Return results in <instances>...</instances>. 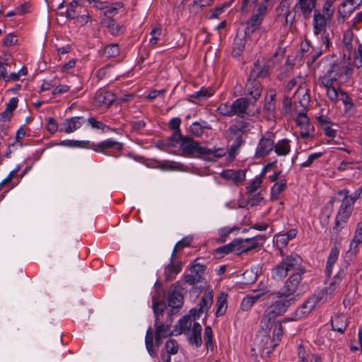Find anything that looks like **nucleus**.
<instances>
[{
	"instance_id": "bb28decb",
	"label": "nucleus",
	"mask_w": 362,
	"mask_h": 362,
	"mask_svg": "<svg viewBox=\"0 0 362 362\" xmlns=\"http://www.w3.org/2000/svg\"><path fill=\"white\" fill-rule=\"evenodd\" d=\"M291 141L287 138H284L275 142V148L274 151L278 156H286L291 151Z\"/></svg>"
},
{
	"instance_id": "f704fd0d",
	"label": "nucleus",
	"mask_w": 362,
	"mask_h": 362,
	"mask_svg": "<svg viewBox=\"0 0 362 362\" xmlns=\"http://www.w3.org/2000/svg\"><path fill=\"white\" fill-rule=\"evenodd\" d=\"M68 119L60 124H58L54 118L49 117L47 120V129L51 134H54L58 129L60 132L68 133Z\"/></svg>"
},
{
	"instance_id": "0e129e2a",
	"label": "nucleus",
	"mask_w": 362,
	"mask_h": 362,
	"mask_svg": "<svg viewBox=\"0 0 362 362\" xmlns=\"http://www.w3.org/2000/svg\"><path fill=\"white\" fill-rule=\"evenodd\" d=\"M192 240L193 238L191 236L184 237L176 243L175 247L177 248L179 251H180L185 247H189L191 245Z\"/></svg>"
},
{
	"instance_id": "de8ad7c7",
	"label": "nucleus",
	"mask_w": 362,
	"mask_h": 362,
	"mask_svg": "<svg viewBox=\"0 0 362 362\" xmlns=\"http://www.w3.org/2000/svg\"><path fill=\"white\" fill-rule=\"evenodd\" d=\"M362 243V221L357 224L354 237L350 243V249L356 250Z\"/></svg>"
},
{
	"instance_id": "b1692460",
	"label": "nucleus",
	"mask_w": 362,
	"mask_h": 362,
	"mask_svg": "<svg viewBox=\"0 0 362 362\" xmlns=\"http://www.w3.org/2000/svg\"><path fill=\"white\" fill-rule=\"evenodd\" d=\"M245 88L247 94L254 100V102H256L259 98L262 87L258 80L249 76Z\"/></svg>"
},
{
	"instance_id": "69168bd1",
	"label": "nucleus",
	"mask_w": 362,
	"mask_h": 362,
	"mask_svg": "<svg viewBox=\"0 0 362 362\" xmlns=\"http://www.w3.org/2000/svg\"><path fill=\"white\" fill-rule=\"evenodd\" d=\"M90 146L89 141L69 140V147L90 148Z\"/></svg>"
},
{
	"instance_id": "f8f14e48",
	"label": "nucleus",
	"mask_w": 362,
	"mask_h": 362,
	"mask_svg": "<svg viewBox=\"0 0 362 362\" xmlns=\"http://www.w3.org/2000/svg\"><path fill=\"white\" fill-rule=\"evenodd\" d=\"M276 20L285 27H291L295 21V14L289 10L288 5L281 2L276 8Z\"/></svg>"
},
{
	"instance_id": "39448f33",
	"label": "nucleus",
	"mask_w": 362,
	"mask_h": 362,
	"mask_svg": "<svg viewBox=\"0 0 362 362\" xmlns=\"http://www.w3.org/2000/svg\"><path fill=\"white\" fill-rule=\"evenodd\" d=\"M276 134L267 131L259 137L255 151L254 157L257 159L264 158L268 156L275 148Z\"/></svg>"
},
{
	"instance_id": "a878e982",
	"label": "nucleus",
	"mask_w": 362,
	"mask_h": 362,
	"mask_svg": "<svg viewBox=\"0 0 362 362\" xmlns=\"http://www.w3.org/2000/svg\"><path fill=\"white\" fill-rule=\"evenodd\" d=\"M354 206L351 201L349 202L343 197L336 219L341 220L342 223H346L353 211Z\"/></svg>"
},
{
	"instance_id": "a19ab883",
	"label": "nucleus",
	"mask_w": 362,
	"mask_h": 362,
	"mask_svg": "<svg viewBox=\"0 0 362 362\" xmlns=\"http://www.w3.org/2000/svg\"><path fill=\"white\" fill-rule=\"evenodd\" d=\"M276 238V245L278 247L279 255L283 257L282 259L289 256L290 255H286L284 250V247H286L289 240V238H287L284 233L278 234L275 236Z\"/></svg>"
},
{
	"instance_id": "6ab92c4d",
	"label": "nucleus",
	"mask_w": 362,
	"mask_h": 362,
	"mask_svg": "<svg viewBox=\"0 0 362 362\" xmlns=\"http://www.w3.org/2000/svg\"><path fill=\"white\" fill-rule=\"evenodd\" d=\"M221 176L235 185H238L245 179V173L242 170H223L221 173Z\"/></svg>"
},
{
	"instance_id": "9b49d317",
	"label": "nucleus",
	"mask_w": 362,
	"mask_h": 362,
	"mask_svg": "<svg viewBox=\"0 0 362 362\" xmlns=\"http://www.w3.org/2000/svg\"><path fill=\"white\" fill-rule=\"evenodd\" d=\"M69 19H76V22L79 25H86L90 19L88 12L82 6H78L76 1L69 3Z\"/></svg>"
},
{
	"instance_id": "1a4fd4ad",
	"label": "nucleus",
	"mask_w": 362,
	"mask_h": 362,
	"mask_svg": "<svg viewBox=\"0 0 362 362\" xmlns=\"http://www.w3.org/2000/svg\"><path fill=\"white\" fill-rule=\"evenodd\" d=\"M283 327L281 321H278L274 324V330H273V336L272 341H271L269 335L264 334L262 337L261 343L259 346L262 350L268 349L270 346L267 345L269 342L273 343L272 346V349L267 351V354L271 353L274 348L279 344V342L281 340L283 337Z\"/></svg>"
},
{
	"instance_id": "393cba45",
	"label": "nucleus",
	"mask_w": 362,
	"mask_h": 362,
	"mask_svg": "<svg viewBox=\"0 0 362 362\" xmlns=\"http://www.w3.org/2000/svg\"><path fill=\"white\" fill-rule=\"evenodd\" d=\"M202 330L201 325L199 322H194L189 332L187 333L188 334L189 343L192 345H194L197 348L200 347L202 344L201 337Z\"/></svg>"
},
{
	"instance_id": "ea45409f",
	"label": "nucleus",
	"mask_w": 362,
	"mask_h": 362,
	"mask_svg": "<svg viewBox=\"0 0 362 362\" xmlns=\"http://www.w3.org/2000/svg\"><path fill=\"white\" fill-rule=\"evenodd\" d=\"M153 310L155 319L160 318L163 315L166 305L164 301L158 300V297L153 296L152 297Z\"/></svg>"
},
{
	"instance_id": "4d7b16f0",
	"label": "nucleus",
	"mask_w": 362,
	"mask_h": 362,
	"mask_svg": "<svg viewBox=\"0 0 362 362\" xmlns=\"http://www.w3.org/2000/svg\"><path fill=\"white\" fill-rule=\"evenodd\" d=\"M320 41L322 45V50L325 52L329 51L330 47L332 46L331 38L328 32H323L320 33Z\"/></svg>"
},
{
	"instance_id": "5fc2aeb1",
	"label": "nucleus",
	"mask_w": 362,
	"mask_h": 362,
	"mask_svg": "<svg viewBox=\"0 0 362 362\" xmlns=\"http://www.w3.org/2000/svg\"><path fill=\"white\" fill-rule=\"evenodd\" d=\"M217 112L224 117H233L232 105L229 103H222L217 107Z\"/></svg>"
},
{
	"instance_id": "864d4df0",
	"label": "nucleus",
	"mask_w": 362,
	"mask_h": 362,
	"mask_svg": "<svg viewBox=\"0 0 362 362\" xmlns=\"http://www.w3.org/2000/svg\"><path fill=\"white\" fill-rule=\"evenodd\" d=\"M165 349L166 351L167 354H176L179 349L178 343L175 339H170L165 344Z\"/></svg>"
},
{
	"instance_id": "423d86ee",
	"label": "nucleus",
	"mask_w": 362,
	"mask_h": 362,
	"mask_svg": "<svg viewBox=\"0 0 362 362\" xmlns=\"http://www.w3.org/2000/svg\"><path fill=\"white\" fill-rule=\"evenodd\" d=\"M267 5H265L264 3L259 5L251 18L246 23V27L245 28V35L246 36H250L259 28L267 14Z\"/></svg>"
},
{
	"instance_id": "72a5a7b5",
	"label": "nucleus",
	"mask_w": 362,
	"mask_h": 362,
	"mask_svg": "<svg viewBox=\"0 0 362 362\" xmlns=\"http://www.w3.org/2000/svg\"><path fill=\"white\" fill-rule=\"evenodd\" d=\"M12 62L11 55L8 53L0 56V77L3 79H6V77H7L8 74L7 67L10 66Z\"/></svg>"
},
{
	"instance_id": "8fccbe9b",
	"label": "nucleus",
	"mask_w": 362,
	"mask_h": 362,
	"mask_svg": "<svg viewBox=\"0 0 362 362\" xmlns=\"http://www.w3.org/2000/svg\"><path fill=\"white\" fill-rule=\"evenodd\" d=\"M86 122L83 117L73 116L69 118V132H73L78 129Z\"/></svg>"
},
{
	"instance_id": "79ce46f5",
	"label": "nucleus",
	"mask_w": 362,
	"mask_h": 362,
	"mask_svg": "<svg viewBox=\"0 0 362 362\" xmlns=\"http://www.w3.org/2000/svg\"><path fill=\"white\" fill-rule=\"evenodd\" d=\"M337 0H324V4L322 9V15H325L328 21H332L334 13V4Z\"/></svg>"
},
{
	"instance_id": "13d9d810",
	"label": "nucleus",
	"mask_w": 362,
	"mask_h": 362,
	"mask_svg": "<svg viewBox=\"0 0 362 362\" xmlns=\"http://www.w3.org/2000/svg\"><path fill=\"white\" fill-rule=\"evenodd\" d=\"M262 182V178L260 177H256L246 187L247 193L249 195L254 194L260 187Z\"/></svg>"
},
{
	"instance_id": "680f3d73",
	"label": "nucleus",
	"mask_w": 362,
	"mask_h": 362,
	"mask_svg": "<svg viewBox=\"0 0 362 362\" xmlns=\"http://www.w3.org/2000/svg\"><path fill=\"white\" fill-rule=\"evenodd\" d=\"M305 79L302 76H297L296 78H293L291 81H289L286 84V89L290 91L295 86H303L305 85Z\"/></svg>"
},
{
	"instance_id": "052dcab7",
	"label": "nucleus",
	"mask_w": 362,
	"mask_h": 362,
	"mask_svg": "<svg viewBox=\"0 0 362 362\" xmlns=\"http://www.w3.org/2000/svg\"><path fill=\"white\" fill-rule=\"evenodd\" d=\"M297 355V362H309L310 352L306 351L302 344L298 346Z\"/></svg>"
},
{
	"instance_id": "5701e85b",
	"label": "nucleus",
	"mask_w": 362,
	"mask_h": 362,
	"mask_svg": "<svg viewBox=\"0 0 362 362\" xmlns=\"http://www.w3.org/2000/svg\"><path fill=\"white\" fill-rule=\"evenodd\" d=\"M320 299L315 296L309 297L299 308L296 310V317L302 318L310 313L318 303Z\"/></svg>"
},
{
	"instance_id": "4468645a",
	"label": "nucleus",
	"mask_w": 362,
	"mask_h": 362,
	"mask_svg": "<svg viewBox=\"0 0 362 362\" xmlns=\"http://www.w3.org/2000/svg\"><path fill=\"white\" fill-rule=\"evenodd\" d=\"M213 303L212 292H206L202 296L197 308H194L190 310V313L196 320L199 318L203 313H206Z\"/></svg>"
},
{
	"instance_id": "7ed1b4c3",
	"label": "nucleus",
	"mask_w": 362,
	"mask_h": 362,
	"mask_svg": "<svg viewBox=\"0 0 362 362\" xmlns=\"http://www.w3.org/2000/svg\"><path fill=\"white\" fill-rule=\"evenodd\" d=\"M252 125L250 120L235 119L227 130L230 140L233 141L230 154L236 152L245 142L244 136L250 132Z\"/></svg>"
},
{
	"instance_id": "0eeeda50",
	"label": "nucleus",
	"mask_w": 362,
	"mask_h": 362,
	"mask_svg": "<svg viewBox=\"0 0 362 362\" xmlns=\"http://www.w3.org/2000/svg\"><path fill=\"white\" fill-rule=\"evenodd\" d=\"M206 267L204 264L198 262V259L194 260L188 271L183 276L185 283L189 285H194L202 282L204 280L203 274H204Z\"/></svg>"
},
{
	"instance_id": "cd10ccee",
	"label": "nucleus",
	"mask_w": 362,
	"mask_h": 362,
	"mask_svg": "<svg viewBox=\"0 0 362 362\" xmlns=\"http://www.w3.org/2000/svg\"><path fill=\"white\" fill-rule=\"evenodd\" d=\"M339 255V250L337 246L333 247L329 254V256L327 257V263H326V268H325V273L326 275L329 277L331 276L332 273V269L334 264L338 259Z\"/></svg>"
},
{
	"instance_id": "9d476101",
	"label": "nucleus",
	"mask_w": 362,
	"mask_h": 362,
	"mask_svg": "<svg viewBox=\"0 0 362 362\" xmlns=\"http://www.w3.org/2000/svg\"><path fill=\"white\" fill-rule=\"evenodd\" d=\"M296 124L300 127V136L302 139L313 137L315 128L310 123V119L303 112H299L296 119Z\"/></svg>"
},
{
	"instance_id": "a211bd4d",
	"label": "nucleus",
	"mask_w": 362,
	"mask_h": 362,
	"mask_svg": "<svg viewBox=\"0 0 362 362\" xmlns=\"http://www.w3.org/2000/svg\"><path fill=\"white\" fill-rule=\"evenodd\" d=\"M331 21H328L325 15H322L319 11H315L313 15V34L318 36L320 33L327 31V24Z\"/></svg>"
},
{
	"instance_id": "ddd939ff",
	"label": "nucleus",
	"mask_w": 362,
	"mask_h": 362,
	"mask_svg": "<svg viewBox=\"0 0 362 362\" xmlns=\"http://www.w3.org/2000/svg\"><path fill=\"white\" fill-rule=\"evenodd\" d=\"M355 4L354 0H346L339 4L336 16L337 21L339 24L344 23L346 19L351 15L357 7Z\"/></svg>"
},
{
	"instance_id": "2eb2a0df",
	"label": "nucleus",
	"mask_w": 362,
	"mask_h": 362,
	"mask_svg": "<svg viewBox=\"0 0 362 362\" xmlns=\"http://www.w3.org/2000/svg\"><path fill=\"white\" fill-rule=\"evenodd\" d=\"M153 337L155 338L156 345L157 346H159L162 344L163 339L164 337L154 334L152 327H149L146 331V337H145L146 347V349L151 356L156 357L157 351H156V349L154 348Z\"/></svg>"
},
{
	"instance_id": "2f4dec72",
	"label": "nucleus",
	"mask_w": 362,
	"mask_h": 362,
	"mask_svg": "<svg viewBox=\"0 0 362 362\" xmlns=\"http://www.w3.org/2000/svg\"><path fill=\"white\" fill-rule=\"evenodd\" d=\"M182 269L181 262L175 263L170 262L165 268V277L166 281H171Z\"/></svg>"
},
{
	"instance_id": "4c0bfd02",
	"label": "nucleus",
	"mask_w": 362,
	"mask_h": 362,
	"mask_svg": "<svg viewBox=\"0 0 362 362\" xmlns=\"http://www.w3.org/2000/svg\"><path fill=\"white\" fill-rule=\"evenodd\" d=\"M192 326V320L189 316H183L179 320L175 325L176 329L178 330L179 334H185L189 332Z\"/></svg>"
},
{
	"instance_id": "a18cd8bd",
	"label": "nucleus",
	"mask_w": 362,
	"mask_h": 362,
	"mask_svg": "<svg viewBox=\"0 0 362 362\" xmlns=\"http://www.w3.org/2000/svg\"><path fill=\"white\" fill-rule=\"evenodd\" d=\"M231 243L233 246V252L238 255L247 252L251 250V247H252V246L245 247V239H235L231 242Z\"/></svg>"
},
{
	"instance_id": "c9c22d12",
	"label": "nucleus",
	"mask_w": 362,
	"mask_h": 362,
	"mask_svg": "<svg viewBox=\"0 0 362 362\" xmlns=\"http://www.w3.org/2000/svg\"><path fill=\"white\" fill-rule=\"evenodd\" d=\"M246 43V40L245 37H240L237 35L234 40H233V47L232 51V55L234 57H239L242 53L243 51L245 49Z\"/></svg>"
},
{
	"instance_id": "c03bdc74",
	"label": "nucleus",
	"mask_w": 362,
	"mask_h": 362,
	"mask_svg": "<svg viewBox=\"0 0 362 362\" xmlns=\"http://www.w3.org/2000/svg\"><path fill=\"white\" fill-rule=\"evenodd\" d=\"M66 1L64 0L57 7V23L62 25H66L68 23V8L64 11H62L64 8Z\"/></svg>"
},
{
	"instance_id": "4be33fe9",
	"label": "nucleus",
	"mask_w": 362,
	"mask_h": 362,
	"mask_svg": "<svg viewBox=\"0 0 362 362\" xmlns=\"http://www.w3.org/2000/svg\"><path fill=\"white\" fill-rule=\"evenodd\" d=\"M233 115L243 119L245 115H247V110L250 106L248 99L246 98H239L235 99L232 103Z\"/></svg>"
},
{
	"instance_id": "bf43d9fd",
	"label": "nucleus",
	"mask_w": 362,
	"mask_h": 362,
	"mask_svg": "<svg viewBox=\"0 0 362 362\" xmlns=\"http://www.w3.org/2000/svg\"><path fill=\"white\" fill-rule=\"evenodd\" d=\"M104 54L107 57H115L119 55V48L117 44H111L104 49Z\"/></svg>"
},
{
	"instance_id": "6e6d98bb",
	"label": "nucleus",
	"mask_w": 362,
	"mask_h": 362,
	"mask_svg": "<svg viewBox=\"0 0 362 362\" xmlns=\"http://www.w3.org/2000/svg\"><path fill=\"white\" fill-rule=\"evenodd\" d=\"M162 34V28L159 26L154 27L150 32L151 38L149 40V44L151 46H155L160 39Z\"/></svg>"
},
{
	"instance_id": "37998d69",
	"label": "nucleus",
	"mask_w": 362,
	"mask_h": 362,
	"mask_svg": "<svg viewBox=\"0 0 362 362\" xmlns=\"http://www.w3.org/2000/svg\"><path fill=\"white\" fill-rule=\"evenodd\" d=\"M214 94V90L211 87H202L200 90L190 95V98L199 100H206Z\"/></svg>"
},
{
	"instance_id": "603ef678",
	"label": "nucleus",
	"mask_w": 362,
	"mask_h": 362,
	"mask_svg": "<svg viewBox=\"0 0 362 362\" xmlns=\"http://www.w3.org/2000/svg\"><path fill=\"white\" fill-rule=\"evenodd\" d=\"M204 339L207 349L213 350V330L210 326H206L204 328Z\"/></svg>"
},
{
	"instance_id": "c85d7f7f",
	"label": "nucleus",
	"mask_w": 362,
	"mask_h": 362,
	"mask_svg": "<svg viewBox=\"0 0 362 362\" xmlns=\"http://www.w3.org/2000/svg\"><path fill=\"white\" fill-rule=\"evenodd\" d=\"M154 327V334L156 335L166 338L172 335V332L170 330L171 325L164 323L163 322L160 321V318L155 319Z\"/></svg>"
},
{
	"instance_id": "e2e57ef3",
	"label": "nucleus",
	"mask_w": 362,
	"mask_h": 362,
	"mask_svg": "<svg viewBox=\"0 0 362 362\" xmlns=\"http://www.w3.org/2000/svg\"><path fill=\"white\" fill-rule=\"evenodd\" d=\"M349 263L347 262H344L340 267L339 270L337 273V274L334 276V279L340 282L342 279L346 276L348 269Z\"/></svg>"
},
{
	"instance_id": "774afa93",
	"label": "nucleus",
	"mask_w": 362,
	"mask_h": 362,
	"mask_svg": "<svg viewBox=\"0 0 362 362\" xmlns=\"http://www.w3.org/2000/svg\"><path fill=\"white\" fill-rule=\"evenodd\" d=\"M340 282L335 279H332L329 286L325 288V293L329 296L334 295L339 289Z\"/></svg>"
},
{
	"instance_id": "f03ea898",
	"label": "nucleus",
	"mask_w": 362,
	"mask_h": 362,
	"mask_svg": "<svg viewBox=\"0 0 362 362\" xmlns=\"http://www.w3.org/2000/svg\"><path fill=\"white\" fill-rule=\"evenodd\" d=\"M327 65L326 73L318 79V84L327 90V96L333 103L339 101V90L334 83L340 78L343 73V67L340 63L335 62L334 56H326L322 59L320 66Z\"/></svg>"
},
{
	"instance_id": "c756f323",
	"label": "nucleus",
	"mask_w": 362,
	"mask_h": 362,
	"mask_svg": "<svg viewBox=\"0 0 362 362\" xmlns=\"http://www.w3.org/2000/svg\"><path fill=\"white\" fill-rule=\"evenodd\" d=\"M348 326L347 319L344 315H336L332 319V330L344 333Z\"/></svg>"
},
{
	"instance_id": "20e7f679",
	"label": "nucleus",
	"mask_w": 362,
	"mask_h": 362,
	"mask_svg": "<svg viewBox=\"0 0 362 362\" xmlns=\"http://www.w3.org/2000/svg\"><path fill=\"white\" fill-rule=\"evenodd\" d=\"M180 149L184 156L190 158L207 156L212 153L211 149L200 146L198 141L189 136H185L180 144Z\"/></svg>"
},
{
	"instance_id": "473e14b6",
	"label": "nucleus",
	"mask_w": 362,
	"mask_h": 362,
	"mask_svg": "<svg viewBox=\"0 0 362 362\" xmlns=\"http://www.w3.org/2000/svg\"><path fill=\"white\" fill-rule=\"evenodd\" d=\"M294 97L298 100L300 106L305 107L308 104L310 95L305 84L297 88Z\"/></svg>"
},
{
	"instance_id": "58836bf2",
	"label": "nucleus",
	"mask_w": 362,
	"mask_h": 362,
	"mask_svg": "<svg viewBox=\"0 0 362 362\" xmlns=\"http://www.w3.org/2000/svg\"><path fill=\"white\" fill-rule=\"evenodd\" d=\"M227 298L228 294L222 293L218 298L216 302V315L217 317L223 315L227 310Z\"/></svg>"
},
{
	"instance_id": "aec40b11",
	"label": "nucleus",
	"mask_w": 362,
	"mask_h": 362,
	"mask_svg": "<svg viewBox=\"0 0 362 362\" xmlns=\"http://www.w3.org/2000/svg\"><path fill=\"white\" fill-rule=\"evenodd\" d=\"M317 0H297L294 9L300 11L304 18H308L311 16L313 11L315 8Z\"/></svg>"
},
{
	"instance_id": "09e8293b",
	"label": "nucleus",
	"mask_w": 362,
	"mask_h": 362,
	"mask_svg": "<svg viewBox=\"0 0 362 362\" xmlns=\"http://www.w3.org/2000/svg\"><path fill=\"white\" fill-rule=\"evenodd\" d=\"M264 241V236L262 235H256V236L250 238H245V247L252 246V247H251V250H254V249L262 245Z\"/></svg>"
},
{
	"instance_id": "3c124183",
	"label": "nucleus",
	"mask_w": 362,
	"mask_h": 362,
	"mask_svg": "<svg viewBox=\"0 0 362 362\" xmlns=\"http://www.w3.org/2000/svg\"><path fill=\"white\" fill-rule=\"evenodd\" d=\"M267 73L268 72L267 69L262 68L258 62H256L250 72V76L256 79L258 77L265 78L267 76Z\"/></svg>"
},
{
	"instance_id": "7c9ffc66",
	"label": "nucleus",
	"mask_w": 362,
	"mask_h": 362,
	"mask_svg": "<svg viewBox=\"0 0 362 362\" xmlns=\"http://www.w3.org/2000/svg\"><path fill=\"white\" fill-rule=\"evenodd\" d=\"M83 89V81L78 75L69 74V93L75 95Z\"/></svg>"
},
{
	"instance_id": "e433bc0d",
	"label": "nucleus",
	"mask_w": 362,
	"mask_h": 362,
	"mask_svg": "<svg viewBox=\"0 0 362 362\" xmlns=\"http://www.w3.org/2000/svg\"><path fill=\"white\" fill-rule=\"evenodd\" d=\"M287 187V182L286 180H281L271 188V200L276 201L279 199V194Z\"/></svg>"
},
{
	"instance_id": "6e6552de",
	"label": "nucleus",
	"mask_w": 362,
	"mask_h": 362,
	"mask_svg": "<svg viewBox=\"0 0 362 362\" xmlns=\"http://www.w3.org/2000/svg\"><path fill=\"white\" fill-rule=\"evenodd\" d=\"M185 293H186V289L183 283L177 281L173 284L170 287L167 299L168 305L173 308H181L183 304Z\"/></svg>"
},
{
	"instance_id": "f3484780",
	"label": "nucleus",
	"mask_w": 362,
	"mask_h": 362,
	"mask_svg": "<svg viewBox=\"0 0 362 362\" xmlns=\"http://www.w3.org/2000/svg\"><path fill=\"white\" fill-rule=\"evenodd\" d=\"M116 95L111 91L96 93L94 98V105L98 107H108L116 100Z\"/></svg>"
},
{
	"instance_id": "49530a36",
	"label": "nucleus",
	"mask_w": 362,
	"mask_h": 362,
	"mask_svg": "<svg viewBox=\"0 0 362 362\" xmlns=\"http://www.w3.org/2000/svg\"><path fill=\"white\" fill-rule=\"evenodd\" d=\"M338 194L340 196H344V198L347 201H351V203L354 205L355 202L361 197L362 194V187H361L357 190H356L351 194H349V191L347 189H343L338 192Z\"/></svg>"
},
{
	"instance_id": "412c9836",
	"label": "nucleus",
	"mask_w": 362,
	"mask_h": 362,
	"mask_svg": "<svg viewBox=\"0 0 362 362\" xmlns=\"http://www.w3.org/2000/svg\"><path fill=\"white\" fill-rule=\"evenodd\" d=\"M90 148L98 153H103L104 150L110 148L121 151L123 149V144L111 139H108L98 144H91Z\"/></svg>"
},
{
	"instance_id": "dca6fc26",
	"label": "nucleus",
	"mask_w": 362,
	"mask_h": 362,
	"mask_svg": "<svg viewBox=\"0 0 362 362\" xmlns=\"http://www.w3.org/2000/svg\"><path fill=\"white\" fill-rule=\"evenodd\" d=\"M269 289L265 287L262 290L254 291V293L251 295H247L243 299L241 302V309L243 311L249 310L257 300H259L263 296L269 293Z\"/></svg>"
},
{
	"instance_id": "338daca9",
	"label": "nucleus",
	"mask_w": 362,
	"mask_h": 362,
	"mask_svg": "<svg viewBox=\"0 0 362 362\" xmlns=\"http://www.w3.org/2000/svg\"><path fill=\"white\" fill-rule=\"evenodd\" d=\"M189 132L192 134L196 136H201L203 134V127L197 122H195L189 127Z\"/></svg>"
},
{
	"instance_id": "f257e3e1",
	"label": "nucleus",
	"mask_w": 362,
	"mask_h": 362,
	"mask_svg": "<svg viewBox=\"0 0 362 362\" xmlns=\"http://www.w3.org/2000/svg\"><path fill=\"white\" fill-rule=\"evenodd\" d=\"M305 273L302 257L295 252L284 257L272 269V278L276 281H281L289 276L279 291L268 293L267 298L271 303L264 310L262 322L269 324L274 321L298 300L304 292L303 276ZM266 327L269 328V325Z\"/></svg>"
}]
</instances>
